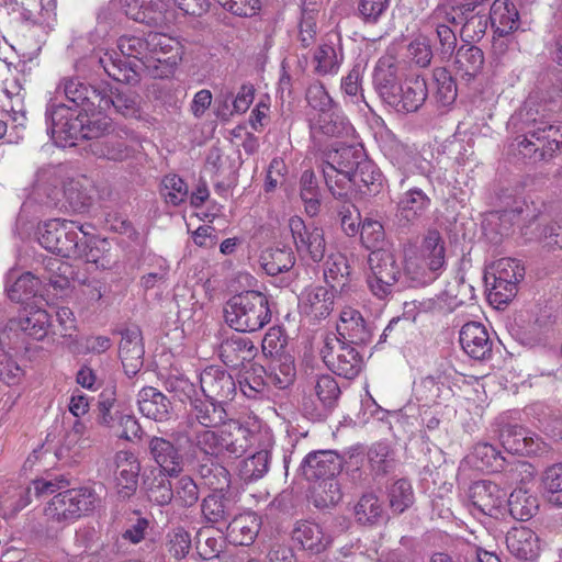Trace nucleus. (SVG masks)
I'll use <instances>...</instances> for the list:
<instances>
[{"label": "nucleus", "mask_w": 562, "mask_h": 562, "mask_svg": "<svg viewBox=\"0 0 562 562\" xmlns=\"http://www.w3.org/2000/svg\"><path fill=\"white\" fill-rule=\"evenodd\" d=\"M261 266L267 274L278 276L289 271L295 263V256L291 248H270L262 252Z\"/></svg>", "instance_id": "obj_54"}, {"label": "nucleus", "mask_w": 562, "mask_h": 562, "mask_svg": "<svg viewBox=\"0 0 562 562\" xmlns=\"http://www.w3.org/2000/svg\"><path fill=\"white\" fill-rule=\"evenodd\" d=\"M122 412L119 411L115 398V391L106 389L99 395L97 404V422L98 424L113 430L117 426V420Z\"/></svg>", "instance_id": "obj_59"}, {"label": "nucleus", "mask_w": 562, "mask_h": 562, "mask_svg": "<svg viewBox=\"0 0 562 562\" xmlns=\"http://www.w3.org/2000/svg\"><path fill=\"white\" fill-rule=\"evenodd\" d=\"M148 45H150L148 34L144 37L123 35L117 41V47L122 55L133 57L135 60L114 58L105 53L99 58V64L113 80L136 86L142 79L144 59L149 54Z\"/></svg>", "instance_id": "obj_3"}, {"label": "nucleus", "mask_w": 562, "mask_h": 562, "mask_svg": "<svg viewBox=\"0 0 562 562\" xmlns=\"http://www.w3.org/2000/svg\"><path fill=\"white\" fill-rule=\"evenodd\" d=\"M468 461L477 470L487 472L505 471L509 464L502 452L488 442H477L468 456Z\"/></svg>", "instance_id": "obj_38"}, {"label": "nucleus", "mask_w": 562, "mask_h": 562, "mask_svg": "<svg viewBox=\"0 0 562 562\" xmlns=\"http://www.w3.org/2000/svg\"><path fill=\"white\" fill-rule=\"evenodd\" d=\"M518 116L524 134L510 144L512 149L533 162L552 158L562 145V123L530 110L520 111Z\"/></svg>", "instance_id": "obj_1"}, {"label": "nucleus", "mask_w": 562, "mask_h": 562, "mask_svg": "<svg viewBox=\"0 0 562 562\" xmlns=\"http://www.w3.org/2000/svg\"><path fill=\"white\" fill-rule=\"evenodd\" d=\"M56 93L64 97L71 103L74 108H82V112L99 110L102 95V82L98 86L86 83L78 77H65L60 79Z\"/></svg>", "instance_id": "obj_17"}, {"label": "nucleus", "mask_w": 562, "mask_h": 562, "mask_svg": "<svg viewBox=\"0 0 562 562\" xmlns=\"http://www.w3.org/2000/svg\"><path fill=\"white\" fill-rule=\"evenodd\" d=\"M432 77L437 86L435 92L437 103L441 106L451 105L458 95L456 80L443 67L434 69Z\"/></svg>", "instance_id": "obj_61"}, {"label": "nucleus", "mask_w": 562, "mask_h": 562, "mask_svg": "<svg viewBox=\"0 0 562 562\" xmlns=\"http://www.w3.org/2000/svg\"><path fill=\"white\" fill-rule=\"evenodd\" d=\"M90 150L97 158L116 162L124 161L133 155V149L119 135L114 134L91 143Z\"/></svg>", "instance_id": "obj_45"}, {"label": "nucleus", "mask_w": 562, "mask_h": 562, "mask_svg": "<svg viewBox=\"0 0 562 562\" xmlns=\"http://www.w3.org/2000/svg\"><path fill=\"white\" fill-rule=\"evenodd\" d=\"M85 225L63 218H52L37 226V240L46 250L65 258H75Z\"/></svg>", "instance_id": "obj_4"}, {"label": "nucleus", "mask_w": 562, "mask_h": 562, "mask_svg": "<svg viewBox=\"0 0 562 562\" xmlns=\"http://www.w3.org/2000/svg\"><path fill=\"white\" fill-rule=\"evenodd\" d=\"M373 87L380 99L393 108L396 93L401 91L402 81L398 77V66L393 56L379 58L372 76Z\"/></svg>", "instance_id": "obj_19"}, {"label": "nucleus", "mask_w": 562, "mask_h": 562, "mask_svg": "<svg viewBox=\"0 0 562 562\" xmlns=\"http://www.w3.org/2000/svg\"><path fill=\"white\" fill-rule=\"evenodd\" d=\"M350 266L341 252H331L324 262V279L327 285L339 293L349 291Z\"/></svg>", "instance_id": "obj_34"}, {"label": "nucleus", "mask_w": 562, "mask_h": 562, "mask_svg": "<svg viewBox=\"0 0 562 562\" xmlns=\"http://www.w3.org/2000/svg\"><path fill=\"white\" fill-rule=\"evenodd\" d=\"M338 339L350 346H366L371 341L372 333L359 311L348 308L341 312L337 325Z\"/></svg>", "instance_id": "obj_26"}, {"label": "nucleus", "mask_w": 562, "mask_h": 562, "mask_svg": "<svg viewBox=\"0 0 562 562\" xmlns=\"http://www.w3.org/2000/svg\"><path fill=\"white\" fill-rule=\"evenodd\" d=\"M366 157L367 155L362 147L341 146L328 154L327 160L323 166L353 176Z\"/></svg>", "instance_id": "obj_43"}, {"label": "nucleus", "mask_w": 562, "mask_h": 562, "mask_svg": "<svg viewBox=\"0 0 562 562\" xmlns=\"http://www.w3.org/2000/svg\"><path fill=\"white\" fill-rule=\"evenodd\" d=\"M506 512L520 521H527L532 518L539 508L537 496L530 494L527 490L515 488L506 498Z\"/></svg>", "instance_id": "obj_46"}, {"label": "nucleus", "mask_w": 562, "mask_h": 562, "mask_svg": "<svg viewBox=\"0 0 562 562\" xmlns=\"http://www.w3.org/2000/svg\"><path fill=\"white\" fill-rule=\"evenodd\" d=\"M147 451L149 459L159 468L160 472L170 477H178L184 469V456L181 448L170 438L148 436Z\"/></svg>", "instance_id": "obj_13"}, {"label": "nucleus", "mask_w": 562, "mask_h": 562, "mask_svg": "<svg viewBox=\"0 0 562 562\" xmlns=\"http://www.w3.org/2000/svg\"><path fill=\"white\" fill-rule=\"evenodd\" d=\"M169 475L159 472L148 482H145L147 497L150 502L165 506L171 503L175 493L171 481L168 479Z\"/></svg>", "instance_id": "obj_63"}, {"label": "nucleus", "mask_w": 562, "mask_h": 562, "mask_svg": "<svg viewBox=\"0 0 562 562\" xmlns=\"http://www.w3.org/2000/svg\"><path fill=\"white\" fill-rule=\"evenodd\" d=\"M222 430L214 431L212 428L194 431L192 437V446L202 453L201 459L207 457L218 459L222 454Z\"/></svg>", "instance_id": "obj_60"}, {"label": "nucleus", "mask_w": 562, "mask_h": 562, "mask_svg": "<svg viewBox=\"0 0 562 562\" xmlns=\"http://www.w3.org/2000/svg\"><path fill=\"white\" fill-rule=\"evenodd\" d=\"M389 507L400 515L408 509L415 501L412 484L406 479H398L386 487Z\"/></svg>", "instance_id": "obj_56"}, {"label": "nucleus", "mask_w": 562, "mask_h": 562, "mask_svg": "<svg viewBox=\"0 0 562 562\" xmlns=\"http://www.w3.org/2000/svg\"><path fill=\"white\" fill-rule=\"evenodd\" d=\"M355 517L362 526H375L384 518V509L374 493L363 494L355 506Z\"/></svg>", "instance_id": "obj_53"}, {"label": "nucleus", "mask_w": 562, "mask_h": 562, "mask_svg": "<svg viewBox=\"0 0 562 562\" xmlns=\"http://www.w3.org/2000/svg\"><path fill=\"white\" fill-rule=\"evenodd\" d=\"M227 420V412L225 405L210 398L202 400L193 397L190 402L187 423L193 428L200 425L203 428H217Z\"/></svg>", "instance_id": "obj_24"}, {"label": "nucleus", "mask_w": 562, "mask_h": 562, "mask_svg": "<svg viewBox=\"0 0 562 562\" xmlns=\"http://www.w3.org/2000/svg\"><path fill=\"white\" fill-rule=\"evenodd\" d=\"M508 551L519 560H533L540 552V539L527 527H514L506 535Z\"/></svg>", "instance_id": "obj_29"}, {"label": "nucleus", "mask_w": 562, "mask_h": 562, "mask_svg": "<svg viewBox=\"0 0 562 562\" xmlns=\"http://www.w3.org/2000/svg\"><path fill=\"white\" fill-rule=\"evenodd\" d=\"M119 355L128 378L136 375L144 364V345L142 330L138 326L127 327L120 331Z\"/></svg>", "instance_id": "obj_20"}, {"label": "nucleus", "mask_w": 562, "mask_h": 562, "mask_svg": "<svg viewBox=\"0 0 562 562\" xmlns=\"http://www.w3.org/2000/svg\"><path fill=\"white\" fill-rule=\"evenodd\" d=\"M459 341L463 351L474 360L491 359L493 340L485 326L477 322L464 324L459 334Z\"/></svg>", "instance_id": "obj_21"}, {"label": "nucleus", "mask_w": 562, "mask_h": 562, "mask_svg": "<svg viewBox=\"0 0 562 562\" xmlns=\"http://www.w3.org/2000/svg\"><path fill=\"white\" fill-rule=\"evenodd\" d=\"M99 503L100 498L92 487L69 488L55 495L44 513L52 521L67 522L93 512Z\"/></svg>", "instance_id": "obj_5"}, {"label": "nucleus", "mask_w": 562, "mask_h": 562, "mask_svg": "<svg viewBox=\"0 0 562 562\" xmlns=\"http://www.w3.org/2000/svg\"><path fill=\"white\" fill-rule=\"evenodd\" d=\"M226 494L227 492H211L202 499L201 512L207 522L218 524L228 519L231 501Z\"/></svg>", "instance_id": "obj_55"}, {"label": "nucleus", "mask_w": 562, "mask_h": 562, "mask_svg": "<svg viewBox=\"0 0 562 562\" xmlns=\"http://www.w3.org/2000/svg\"><path fill=\"white\" fill-rule=\"evenodd\" d=\"M117 472L116 485L120 499H130L138 485L139 464L136 459L126 452H120L115 457Z\"/></svg>", "instance_id": "obj_31"}, {"label": "nucleus", "mask_w": 562, "mask_h": 562, "mask_svg": "<svg viewBox=\"0 0 562 562\" xmlns=\"http://www.w3.org/2000/svg\"><path fill=\"white\" fill-rule=\"evenodd\" d=\"M405 98L396 99L393 108L398 113L416 112L426 101L428 89L425 78L416 76L405 81Z\"/></svg>", "instance_id": "obj_47"}, {"label": "nucleus", "mask_w": 562, "mask_h": 562, "mask_svg": "<svg viewBox=\"0 0 562 562\" xmlns=\"http://www.w3.org/2000/svg\"><path fill=\"white\" fill-rule=\"evenodd\" d=\"M525 268L513 258H502L485 272L486 285H491V295L499 304L508 303L515 297L518 283L524 279Z\"/></svg>", "instance_id": "obj_9"}, {"label": "nucleus", "mask_w": 562, "mask_h": 562, "mask_svg": "<svg viewBox=\"0 0 562 562\" xmlns=\"http://www.w3.org/2000/svg\"><path fill=\"white\" fill-rule=\"evenodd\" d=\"M402 279L400 284L402 289L418 288L432 282L436 279L438 270H430L428 260L420 256L415 247L404 250V260Z\"/></svg>", "instance_id": "obj_22"}, {"label": "nucleus", "mask_w": 562, "mask_h": 562, "mask_svg": "<svg viewBox=\"0 0 562 562\" xmlns=\"http://www.w3.org/2000/svg\"><path fill=\"white\" fill-rule=\"evenodd\" d=\"M495 35H513L519 27V14L516 7L507 0H495L490 15Z\"/></svg>", "instance_id": "obj_42"}, {"label": "nucleus", "mask_w": 562, "mask_h": 562, "mask_svg": "<svg viewBox=\"0 0 562 562\" xmlns=\"http://www.w3.org/2000/svg\"><path fill=\"white\" fill-rule=\"evenodd\" d=\"M83 113L65 103L49 102L45 111L47 133L59 147L75 146L80 140Z\"/></svg>", "instance_id": "obj_6"}, {"label": "nucleus", "mask_w": 562, "mask_h": 562, "mask_svg": "<svg viewBox=\"0 0 562 562\" xmlns=\"http://www.w3.org/2000/svg\"><path fill=\"white\" fill-rule=\"evenodd\" d=\"M63 199L75 212H86L92 204V196L89 190L79 179H66L63 191Z\"/></svg>", "instance_id": "obj_58"}, {"label": "nucleus", "mask_w": 562, "mask_h": 562, "mask_svg": "<svg viewBox=\"0 0 562 562\" xmlns=\"http://www.w3.org/2000/svg\"><path fill=\"white\" fill-rule=\"evenodd\" d=\"M257 352L252 340L248 337L232 335L220 345V357L223 363L231 368H238L251 361Z\"/></svg>", "instance_id": "obj_28"}, {"label": "nucleus", "mask_w": 562, "mask_h": 562, "mask_svg": "<svg viewBox=\"0 0 562 562\" xmlns=\"http://www.w3.org/2000/svg\"><path fill=\"white\" fill-rule=\"evenodd\" d=\"M196 471L203 484L212 492H228L231 486V473L218 462V459H210V457L200 459Z\"/></svg>", "instance_id": "obj_40"}, {"label": "nucleus", "mask_w": 562, "mask_h": 562, "mask_svg": "<svg viewBox=\"0 0 562 562\" xmlns=\"http://www.w3.org/2000/svg\"><path fill=\"white\" fill-rule=\"evenodd\" d=\"M288 225L296 251L308 257L313 262H321L327 249L324 229L315 225H306L300 216L290 217Z\"/></svg>", "instance_id": "obj_10"}, {"label": "nucleus", "mask_w": 562, "mask_h": 562, "mask_svg": "<svg viewBox=\"0 0 562 562\" xmlns=\"http://www.w3.org/2000/svg\"><path fill=\"white\" fill-rule=\"evenodd\" d=\"M261 520L255 513H245L233 518L227 526V539L234 546H250L256 540Z\"/></svg>", "instance_id": "obj_32"}, {"label": "nucleus", "mask_w": 562, "mask_h": 562, "mask_svg": "<svg viewBox=\"0 0 562 562\" xmlns=\"http://www.w3.org/2000/svg\"><path fill=\"white\" fill-rule=\"evenodd\" d=\"M40 279L31 272H25L15 277L10 273L5 281V291L8 297L15 303H24L34 297L37 293Z\"/></svg>", "instance_id": "obj_49"}, {"label": "nucleus", "mask_w": 562, "mask_h": 562, "mask_svg": "<svg viewBox=\"0 0 562 562\" xmlns=\"http://www.w3.org/2000/svg\"><path fill=\"white\" fill-rule=\"evenodd\" d=\"M66 179V167L61 164L40 167L29 200L48 209L65 206L63 191Z\"/></svg>", "instance_id": "obj_8"}, {"label": "nucleus", "mask_w": 562, "mask_h": 562, "mask_svg": "<svg viewBox=\"0 0 562 562\" xmlns=\"http://www.w3.org/2000/svg\"><path fill=\"white\" fill-rule=\"evenodd\" d=\"M342 497L340 484L336 477L322 480L312 491V503L318 509L336 506Z\"/></svg>", "instance_id": "obj_57"}, {"label": "nucleus", "mask_w": 562, "mask_h": 562, "mask_svg": "<svg viewBox=\"0 0 562 562\" xmlns=\"http://www.w3.org/2000/svg\"><path fill=\"white\" fill-rule=\"evenodd\" d=\"M353 191L361 196L375 195L382 189L383 175L380 168L368 157L352 176Z\"/></svg>", "instance_id": "obj_36"}, {"label": "nucleus", "mask_w": 562, "mask_h": 562, "mask_svg": "<svg viewBox=\"0 0 562 562\" xmlns=\"http://www.w3.org/2000/svg\"><path fill=\"white\" fill-rule=\"evenodd\" d=\"M301 199L304 202L305 211L311 216L316 215L321 207V193L315 173L312 170H305L300 180Z\"/></svg>", "instance_id": "obj_62"}, {"label": "nucleus", "mask_w": 562, "mask_h": 562, "mask_svg": "<svg viewBox=\"0 0 562 562\" xmlns=\"http://www.w3.org/2000/svg\"><path fill=\"white\" fill-rule=\"evenodd\" d=\"M423 254L428 260L430 270H440L445 265V246L440 233L429 231L423 241Z\"/></svg>", "instance_id": "obj_64"}, {"label": "nucleus", "mask_w": 562, "mask_h": 562, "mask_svg": "<svg viewBox=\"0 0 562 562\" xmlns=\"http://www.w3.org/2000/svg\"><path fill=\"white\" fill-rule=\"evenodd\" d=\"M125 14L136 22L158 26L165 20L161 0H121Z\"/></svg>", "instance_id": "obj_30"}, {"label": "nucleus", "mask_w": 562, "mask_h": 562, "mask_svg": "<svg viewBox=\"0 0 562 562\" xmlns=\"http://www.w3.org/2000/svg\"><path fill=\"white\" fill-rule=\"evenodd\" d=\"M370 274L367 283L379 299H385L395 291H403L400 280L402 270L393 252L386 249H373L368 258Z\"/></svg>", "instance_id": "obj_7"}, {"label": "nucleus", "mask_w": 562, "mask_h": 562, "mask_svg": "<svg viewBox=\"0 0 562 562\" xmlns=\"http://www.w3.org/2000/svg\"><path fill=\"white\" fill-rule=\"evenodd\" d=\"M344 468V458L335 450H316L307 453L299 467L307 481L336 477Z\"/></svg>", "instance_id": "obj_15"}, {"label": "nucleus", "mask_w": 562, "mask_h": 562, "mask_svg": "<svg viewBox=\"0 0 562 562\" xmlns=\"http://www.w3.org/2000/svg\"><path fill=\"white\" fill-rule=\"evenodd\" d=\"M78 252L76 258L94 263L98 268L108 269L113 262L110 254V243L106 239L91 236L85 229Z\"/></svg>", "instance_id": "obj_37"}, {"label": "nucleus", "mask_w": 562, "mask_h": 562, "mask_svg": "<svg viewBox=\"0 0 562 562\" xmlns=\"http://www.w3.org/2000/svg\"><path fill=\"white\" fill-rule=\"evenodd\" d=\"M337 340V349L326 341L322 349V357L329 370L345 379H355L361 371L363 359L360 352L347 342Z\"/></svg>", "instance_id": "obj_11"}, {"label": "nucleus", "mask_w": 562, "mask_h": 562, "mask_svg": "<svg viewBox=\"0 0 562 562\" xmlns=\"http://www.w3.org/2000/svg\"><path fill=\"white\" fill-rule=\"evenodd\" d=\"M291 539L301 550L311 554L323 553L333 542L331 536L325 533L321 525L311 520H297L291 531Z\"/></svg>", "instance_id": "obj_23"}, {"label": "nucleus", "mask_w": 562, "mask_h": 562, "mask_svg": "<svg viewBox=\"0 0 562 562\" xmlns=\"http://www.w3.org/2000/svg\"><path fill=\"white\" fill-rule=\"evenodd\" d=\"M454 64L461 79L471 82L483 69V50L474 45H462L457 50Z\"/></svg>", "instance_id": "obj_41"}, {"label": "nucleus", "mask_w": 562, "mask_h": 562, "mask_svg": "<svg viewBox=\"0 0 562 562\" xmlns=\"http://www.w3.org/2000/svg\"><path fill=\"white\" fill-rule=\"evenodd\" d=\"M516 216L513 211L491 212L482 225L485 237L494 245L501 244L510 235Z\"/></svg>", "instance_id": "obj_50"}, {"label": "nucleus", "mask_w": 562, "mask_h": 562, "mask_svg": "<svg viewBox=\"0 0 562 562\" xmlns=\"http://www.w3.org/2000/svg\"><path fill=\"white\" fill-rule=\"evenodd\" d=\"M406 179H401V187L406 191L397 204V217L406 225L417 222L430 206L431 200L423 188L405 186Z\"/></svg>", "instance_id": "obj_25"}, {"label": "nucleus", "mask_w": 562, "mask_h": 562, "mask_svg": "<svg viewBox=\"0 0 562 562\" xmlns=\"http://www.w3.org/2000/svg\"><path fill=\"white\" fill-rule=\"evenodd\" d=\"M369 468L374 477L385 476L395 468V452L386 442L373 443L367 453Z\"/></svg>", "instance_id": "obj_52"}, {"label": "nucleus", "mask_w": 562, "mask_h": 562, "mask_svg": "<svg viewBox=\"0 0 562 562\" xmlns=\"http://www.w3.org/2000/svg\"><path fill=\"white\" fill-rule=\"evenodd\" d=\"M468 496L471 504L484 515L499 518L506 513L507 492L490 480L473 482Z\"/></svg>", "instance_id": "obj_12"}, {"label": "nucleus", "mask_w": 562, "mask_h": 562, "mask_svg": "<svg viewBox=\"0 0 562 562\" xmlns=\"http://www.w3.org/2000/svg\"><path fill=\"white\" fill-rule=\"evenodd\" d=\"M99 111L122 115L125 119H139L142 113L140 98L137 93L121 90L109 82H102V95Z\"/></svg>", "instance_id": "obj_18"}, {"label": "nucleus", "mask_w": 562, "mask_h": 562, "mask_svg": "<svg viewBox=\"0 0 562 562\" xmlns=\"http://www.w3.org/2000/svg\"><path fill=\"white\" fill-rule=\"evenodd\" d=\"M227 326L238 333H255L271 322L268 296L255 290L233 295L223 307Z\"/></svg>", "instance_id": "obj_2"}, {"label": "nucleus", "mask_w": 562, "mask_h": 562, "mask_svg": "<svg viewBox=\"0 0 562 562\" xmlns=\"http://www.w3.org/2000/svg\"><path fill=\"white\" fill-rule=\"evenodd\" d=\"M16 327L35 340L44 339L53 334V324L49 314L42 308H31L16 321Z\"/></svg>", "instance_id": "obj_44"}, {"label": "nucleus", "mask_w": 562, "mask_h": 562, "mask_svg": "<svg viewBox=\"0 0 562 562\" xmlns=\"http://www.w3.org/2000/svg\"><path fill=\"white\" fill-rule=\"evenodd\" d=\"M351 126L348 120L341 114L338 105L335 109L318 114L311 124L312 135L328 137H344L349 134Z\"/></svg>", "instance_id": "obj_39"}, {"label": "nucleus", "mask_w": 562, "mask_h": 562, "mask_svg": "<svg viewBox=\"0 0 562 562\" xmlns=\"http://www.w3.org/2000/svg\"><path fill=\"white\" fill-rule=\"evenodd\" d=\"M268 380L274 387L286 390L293 385L296 378V368L294 356L283 355L272 357V361L267 370Z\"/></svg>", "instance_id": "obj_48"}, {"label": "nucleus", "mask_w": 562, "mask_h": 562, "mask_svg": "<svg viewBox=\"0 0 562 562\" xmlns=\"http://www.w3.org/2000/svg\"><path fill=\"white\" fill-rule=\"evenodd\" d=\"M269 385L267 369L258 363H252L239 381L240 392L248 398L257 400L266 396Z\"/></svg>", "instance_id": "obj_51"}, {"label": "nucleus", "mask_w": 562, "mask_h": 562, "mask_svg": "<svg viewBox=\"0 0 562 562\" xmlns=\"http://www.w3.org/2000/svg\"><path fill=\"white\" fill-rule=\"evenodd\" d=\"M335 293L331 288L317 285L305 292L302 299V308L307 316L314 319L326 318L334 310Z\"/></svg>", "instance_id": "obj_33"}, {"label": "nucleus", "mask_w": 562, "mask_h": 562, "mask_svg": "<svg viewBox=\"0 0 562 562\" xmlns=\"http://www.w3.org/2000/svg\"><path fill=\"white\" fill-rule=\"evenodd\" d=\"M255 434L239 423H234L222 430V454L233 458L243 457L252 446Z\"/></svg>", "instance_id": "obj_35"}, {"label": "nucleus", "mask_w": 562, "mask_h": 562, "mask_svg": "<svg viewBox=\"0 0 562 562\" xmlns=\"http://www.w3.org/2000/svg\"><path fill=\"white\" fill-rule=\"evenodd\" d=\"M137 404L139 412L155 422H167L171 417L170 400L156 387H143L137 394Z\"/></svg>", "instance_id": "obj_27"}, {"label": "nucleus", "mask_w": 562, "mask_h": 562, "mask_svg": "<svg viewBox=\"0 0 562 562\" xmlns=\"http://www.w3.org/2000/svg\"><path fill=\"white\" fill-rule=\"evenodd\" d=\"M503 448L519 456H541L549 447L541 437L518 425H504L499 430Z\"/></svg>", "instance_id": "obj_14"}, {"label": "nucleus", "mask_w": 562, "mask_h": 562, "mask_svg": "<svg viewBox=\"0 0 562 562\" xmlns=\"http://www.w3.org/2000/svg\"><path fill=\"white\" fill-rule=\"evenodd\" d=\"M201 390L206 398L226 405L236 395V383L231 373L218 366H209L200 374Z\"/></svg>", "instance_id": "obj_16"}]
</instances>
